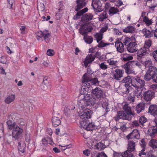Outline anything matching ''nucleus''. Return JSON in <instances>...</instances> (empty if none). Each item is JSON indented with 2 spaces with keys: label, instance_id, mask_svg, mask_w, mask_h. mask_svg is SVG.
<instances>
[{
  "label": "nucleus",
  "instance_id": "obj_1",
  "mask_svg": "<svg viewBox=\"0 0 157 157\" xmlns=\"http://www.w3.org/2000/svg\"><path fill=\"white\" fill-rule=\"evenodd\" d=\"M96 103V101L90 94H86L84 96V98L79 100L78 104L79 107H84L87 106L93 105Z\"/></svg>",
  "mask_w": 157,
  "mask_h": 157
},
{
  "label": "nucleus",
  "instance_id": "obj_2",
  "mask_svg": "<svg viewBox=\"0 0 157 157\" xmlns=\"http://www.w3.org/2000/svg\"><path fill=\"white\" fill-rule=\"evenodd\" d=\"M85 107L82 108L78 106L80 110L78 111V113L81 119L80 122L82 121H87L88 119L91 117V115L92 113L91 111L89 109H86Z\"/></svg>",
  "mask_w": 157,
  "mask_h": 157
},
{
  "label": "nucleus",
  "instance_id": "obj_3",
  "mask_svg": "<svg viewBox=\"0 0 157 157\" xmlns=\"http://www.w3.org/2000/svg\"><path fill=\"white\" fill-rule=\"evenodd\" d=\"M92 93L96 98L95 100L96 103L100 105L105 100L103 97V92L100 88L97 87L94 89H92Z\"/></svg>",
  "mask_w": 157,
  "mask_h": 157
},
{
  "label": "nucleus",
  "instance_id": "obj_4",
  "mask_svg": "<svg viewBox=\"0 0 157 157\" xmlns=\"http://www.w3.org/2000/svg\"><path fill=\"white\" fill-rule=\"evenodd\" d=\"M36 38L39 40L43 41V39L46 43L49 42L51 36L49 32L46 30L43 32L40 31L36 33Z\"/></svg>",
  "mask_w": 157,
  "mask_h": 157
},
{
  "label": "nucleus",
  "instance_id": "obj_5",
  "mask_svg": "<svg viewBox=\"0 0 157 157\" xmlns=\"http://www.w3.org/2000/svg\"><path fill=\"white\" fill-rule=\"evenodd\" d=\"M157 70L156 68L154 66L150 67L144 76L145 80L146 81H149L154 78L155 76L157 74Z\"/></svg>",
  "mask_w": 157,
  "mask_h": 157
},
{
  "label": "nucleus",
  "instance_id": "obj_6",
  "mask_svg": "<svg viewBox=\"0 0 157 157\" xmlns=\"http://www.w3.org/2000/svg\"><path fill=\"white\" fill-rule=\"evenodd\" d=\"M145 84V81L144 80L141 79L139 77L133 78L131 82L132 86L137 88H143Z\"/></svg>",
  "mask_w": 157,
  "mask_h": 157
},
{
  "label": "nucleus",
  "instance_id": "obj_7",
  "mask_svg": "<svg viewBox=\"0 0 157 157\" xmlns=\"http://www.w3.org/2000/svg\"><path fill=\"white\" fill-rule=\"evenodd\" d=\"M12 136L15 140H17L19 139L22 133L23 130L22 128H20L17 125L12 129Z\"/></svg>",
  "mask_w": 157,
  "mask_h": 157
},
{
  "label": "nucleus",
  "instance_id": "obj_8",
  "mask_svg": "<svg viewBox=\"0 0 157 157\" xmlns=\"http://www.w3.org/2000/svg\"><path fill=\"white\" fill-rule=\"evenodd\" d=\"M132 117L130 115V114H128L123 111H119L117 112V115L115 117L114 119L116 121L118 120L119 119L130 120Z\"/></svg>",
  "mask_w": 157,
  "mask_h": 157
},
{
  "label": "nucleus",
  "instance_id": "obj_9",
  "mask_svg": "<svg viewBox=\"0 0 157 157\" xmlns=\"http://www.w3.org/2000/svg\"><path fill=\"white\" fill-rule=\"evenodd\" d=\"M82 86L81 89L80 93L81 94L85 95L88 94L89 92H90L92 91V87L91 85L87 82L84 84L82 83Z\"/></svg>",
  "mask_w": 157,
  "mask_h": 157
},
{
  "label": "nucleus",
  "instance_id": "obj_10",
  "mask_svg": "<svg viewBox=\"0 0 157 157\" xmlns=\"http://www.w3.org/2000/svg\"><path fill=\"white\" fill-rule=\"evenodd\" d=\"M93 28L90 24H86L83 25L79 29V33L82 35L86 34V33L91 31Z\"/></svg>",
  "mask_w": 157,
  "mask_h": 157
},
{
  "label": "nucleus",
  "instance_id": "obj_11",
  "mask_svg": "<svg viewBox=\"0 0 157 157\" xmlns=\"http://www.w3.org/2000/svg\"><path fill=\"white\" fill-rule=\"evenodd\" d=\"M80 124L82 127L87 131L92 130L94 127V125L93 123H91L88 124L87 121H81Z\"/></svg>",
  "mask_w": 157,
  "mask_h": 157
},
{
  "label": "nucleus",
  "instance_id": "obj_12",
  "mask_svg": "<svg viewBox=\"0 0 157 157\" xmlns=\"http://www.w3.org/2000/svg\"><path fill=\"white\" fill-rule=\"evenodd\" d=\"M124 71L120 69H117L113 72V78L117 80H120L123 77Z\"/></svg>",
  "mask_w": 157,
  "mask_h": 157
},
{
  "label": "nucleus",
  "instance_id": "obj_13",
  "mask_svg": "<svg viewBox=\"0 0 157 157\" xmlns=\"http://www.w3.org/2000/svg\"><path fill=\"white\" fill-rule=\"evenodd\" d=\"M92 5L94 9L97 12H100L102 10V5L99 0H93Z\"/></svg>",
  "mask_w": 157,
  "mask_h": 157
},
{
  "label": "nucleus",
  "instance_id": "obj_14",
  "mask_svg": "<svg viewBox=\"0 0 157 157\" xmlns=\"http://www.w3.org/2000/svg\"><path fill=\"white\" fill-rule=\"evenodd\" d=\"M95 58V55L93 54H88L86 57L85 59L83 61L84 66L86 67L88 64L91 63L94 61Z\"/></svg>",
  "mask_w": 157,
  "mask_h": 157
},
{
  "label": "nucleus",
  "instance_id": "obj_15",
  "mask_svg": "<svg viewBox=\"0 0 157 157\" xmlns=\"http://www.w3.org/2000/svg\"><path fill=\"white\" fill-rule=\"evenodd\" d=\"M150 52L149 48L144 46L140 49L137 53V56L139 57H142L148 54Z\"/></svg>",
  "mask_w": 157,
  "mask_h": 157
},
{
  "label": "nucleus",
  "instance_id": "obj_16",
  "mask_svg": "<svg viewBox=\"0 0 157 157\" xmlns=\"http://www.w3.org/2000/svg\"><path fill=\"white\" fill-rule=\"evenodd\" d=\"M140 137L139 134L138 130L137 129H134L132 132L130 133L126 136V138L128 140L134 139L136 138L139 139Z\"/></svg>",
  "mask_w": 157,
  "mask_h": 157
},
{
  "label": "nucleus",
  "instance_id": "obj_17",
  "mask_svg": "<svg viewBox=\"0 0 157 157\" xmlns=\"http://www.w3.org/2000/svg\"><path fill=\"white\" fill-rule=\"evenodd\" d=\"M115 47L117 52L122 53L124 51V44L120 41L117 40L116 41Z\"/></svg>",
  "mask_w": 157,
  "mask_h": 157
},
{
  "label": "nucleus",
  "instance_id": "obj_18",
  "mask_svg": "<svg viewBox=\"0 0 157 157\" xmlns=\"http://www.w3.org/2000/svg\"><path fill=\"white\" fill-rule=\"evenodd\" d=\"M154 93L152 91L149 90L144 94V99L147 101H150L154 97Z\"/></svg>",
  "mask_w": 157,
  "mask_h": 157
},
{
  "label": "nucleus",
  "instance_id": "obj_19",
  "mask_svg": "<svg viewBox=\"0 0 157 157\" xmlns=\"http://www.w3.org/2000/svg\"><path fill=\"white\" fill-rule=\"evenodd\" d=\"M137 47V44L135 42L133 41L128 46H127V50L129 52L133 53L138 50Z\"/></svg>",
  "mask_w": 157,
  "mask_h": 157
},
{
  "label": "nucleus",
  "instance_id": "obj_20",
  "mask_svg": "<svg viewBox=\"0 0 157 157\" xmlns=\"http://www.w3.org/2000/svg\"><path fill=\"white\" fill-rule=\"evenodd\" d=\"M122 107L123 109L128 114H130V115L132 117L135 115V113L131 111V108L129 104L126 103H122Z\"/></svg>",
  "mask_w": 157,
  "mask_h": 157
},
{
  "label": "nucleus",
  "instance_id": "obj_21",
  "mask_svg": "<svg viewBox=\"0 0 157 157\" xmlns=\"http://www.w3.org/2000/svg\"><path fill=\"white\" fill-rule=\"evenodd\" d=\"M93 15L90 13H88L83 15L82 17V21L83 22H85L92 20Z\"/></svg>",
  "mask_w": 157,
  "mask_h": 157
},
{
  "label": "nucleus",
  "instance_id": "obj_22",
  "mask_svg": "<svg viewBox=\"0 0 157 157\" xmlns=\"http://www.w3.org/2000/svg\"><path fill=\"white\" fill-rule=\"evenodd\" d=\"M16 98L15 95L13 94H11L8 95L4 101L7 104H10L13 102L15 100Z\"/></svg>",
  "mask_w": 157,
  "mask_h": 157
},
{
  "label": "nucleus",
  "instance_id": "obj_23",
  "mask_svg": "<svg viewBox=\"0 0 157 157\" xmlns=\"http://www.w3.org/2000/svg\"><path fill=\"white\" fill-rule=\"evenodd\" d=\"M76 2L77 6L75 10L77 11L86 6V3L83 0H76Z\"/></svg>",
  "mask_w": 157,
  "mask_h": 157
},
{
  "label": "nucleus",
  "instance_id": "obj_24",
  "mask_svg": "<svg viewBox=\"0 0 157 157\" xmlns=\"http://www.w3.org/2000/svg\"><path fill=\"white\" fill-rule=\"evenodd\" d=\"M148 112L154 116L156 115L157 114V105H151L149 107Z\"/></svg>",
  "mask_w": 157,
  "mask_h": 157
},
{
  "label": "nucleus",
  "instance_id": "obj_25",
  "mask_svg": "<svg viewBox=\"0 0 157 157\" xmlns=\"http://www.w3.org/2000/svg\"><path fill=\"white\" fill-rule=\"evenodd\" d=\"M148 134L153 137L157 133V127L154 126L150 128L148 130Z\"/></svg>",
  "mask_w": 157,
  "mask_h": 157
},
{
  "label": "nucleus",
  "instance_id": "obj_26",
  "mask_svg": "<svg viewBox=\"0 0 157 157\" xmlns=\"http://www.w3.org/2000/svg\"><path fill=\"white\" fill-rule=\"evenodd\" d=\"M142 32L146 38H149L152 37L153 36V32H151L146 28L142 30Z\"/></svg>",
  "mask_w": 157,
  "mask_h": 157
},
{
  "label": "nucleus",
  "instance_id": "obj_27",
  "mask_svg": "<svg viewBox=\"0 0 157 157\" xmlns=\"http://www.w3.org/2000/svg\"><path fill=\"white\" fill-rule=\"evenodd\" d=\"M132 81V79L131 77L129 76H128L124 77L121 82L122 83H125L124 86L126 87H127L129 85L130 82L131 83Z\"/></svg>",
  "mask_w": 157,
  "mask_h": 157
},
{
  "label": "nucleus",
  "instance_id": "obj_28",
  "mask_svg": "<svg viewBox=\"0 0 157 157\" xmlns=\"http://www.w3.org/2000/svg\"><path fill=\"white\" fill-rule=\"evenodd\" d=\"M136 144L134 142L129 140L128 141L127 150L133 151L135 149Z\"/></svg>",
  "mask_w": 157,
  "mask_h": 157
},
{
  "label": "nucleus",
  "instance_id": "obj_29",
  "mask_svg": "<svg viewBox=\"0 0 157 157\" xmlns=\"http://www.w3.org/2000/svg\"><path fill=\"white\" fill-rule=\"evenodd\" d=\"M107 62L109 65L112 67L115 68L117 66L118 62L116 59L114 58H111L108 60Z\"/></svg>",
  "mask_w": 157,
  "mask_h": 157
},
{
  "label": "nucleus",
  "instance_id": "obj_30",
  "mask_svg": "<svg viewBox=\"0 0 157 157\" xmlns=\"http://www.w3.org/2000/svg\"><path fill=\"white\" fill-rule=\"evenodd\" d=\"M105 147V145L101 142L96 143L94 145V148L96 150L101 151Z\"/></svg>",
  "mask_w": 157,
  "mask_h": 157
},
{
  "label": "nucleus",
  "instance_id": "obj_31",
  "mask_svg": "<svg viewBox=\"0 0 157 157\" xmlns=\"http://www.w3.org/2000/svg\"><path fill=\"white\" fill-rule=\"evenodd\" d=\"M52 121L53 125L55 127L59 126L61 123V121L59 118L55 116L52 117Z\"/></svg>",
  "mask_w": 157,
  "mask_h": 157
},
{
  "label": "nucleus",
  "instance_id": "obj_32",
  "mask_svg": "<svg viewBox=\"0 0 157 157\" xmlns=\"http://www.w3.org/2000/svg\"><path fill=\"white\" fill-rule=\"evenodd\" d=\"M88 8H85L82 10L78 11L76 13V15L74 16L73 17V19H77L79 18V17L82 15L84 13L88 11Z\"/></svg>",
  "mask_w": 157,
  "mask_h": 157
},
{
  "label": "nucleus",
  "instance_id": "obj_33",
  "mask_svg": "<svg viewBox=\"0 0 157 157\" xmlns=\"http://www.w3.org/2000/svg\"><path fill=\"white\" fill-rule=\"evenodd\" d=\"M131 152L127 150L124 152L119 154L118 155L120 157H133V155Z\"/></svg>",
  "mask_w": 157,
  "mask_h": 157
},
{
  "label": "nucleus",
  "instance_id": "obj_34",
  "mask_svg": "<svg viewBox=\"0 0 157 157\" xmlns=\"http://www.w3.org/2000/svg\"><path fill=\"white\" fill-rule=\"evenodd\" d=\"M135 30L134 27L132 26H129L123 29V31L125 33H133L135 32Z\"/></svg>",
  "mask_w": 157,
  "mask_h": 157
},
{
  "label": "nucleus",
  "instance_id": "obj_35",
  "mask_svg": "<svg viewBox=\"0 0 157 157\" xmlns=\"http://www.w3.org/2000/svg\"><path fill=\"white\" fill-rule=\"evenodd\" d=\"M145 107V105L143 103L139 104L136 107V110L137 113H139L142 110H144Z\"/></svg>",
  "mask_w": 157,
  "mask_h": 157
},
{
  "label": "nucleus",
  "instance_id": "obj_36",
  "mask_svg": "<svg viewBox=\"0 0 157 157\" xmlns=\"http://www.w3.org/2000/svg\"><path fill=\"white\" fill-rule=\"evenodd\" d=\"M83 35V39L87 44H90L92 42L93 38L91 36H88L86 34Z\"/></svg>",
  "mask_w": 157,
  "mask_h": 157
},
{
  "label": "nucleus",
  "instance_id": "obj_37",
  "mask_svg": "<svg viewBox=\"0 0 157 157\" xmlns=\"http://www.w3.org/2000/svg\"><path fill=\"white\" fill-rule=\"evenodd\" d=\"M91 78L88 75L85 73L82 77V82L83 84L86 83V82L90 84V82L91 80Z\"/></svg>",
  "mask_w": 157,
  "mask_h": 157
},
{
  "label": "nucleus",
  "instance_id": "obj_38",
  "mask_svg": "<svg viewBox=\"0 0 157 157\" xmlns=\"http://www.w3.org/2000/svg\"><path fill=\"white\" fill-rule=\"evenodd\" d=\"M100 104H102V106L103 109L105 110V114L107 113L109 111V109L108 108L109 104L108 101H105L104 100Z\"/></svg>",
  "mask_w": 157,
  "mask_h": 157
},
{
  "label": "nucleus",
  "instance_id": "obj_39",
  "mask_svg": "<svg viewBox=\"0 0 157 157\" xmlns=\"http://www.w3.org/2000/svg\"><path fill=\"white\" fill-rule=\"evenodd\" d=\"M48 81L47 80V79L44 78L43 83L41 85V89L44 90H46L48 88Z\"/></svg>",
  "mask_w": 157,
  "mask_h": 157
},
{
  "label": "nucleus",
  "instance_id": "obj_40",
  "mask_svg": "<svg viewBox=\"0 0 157 157\" xmlns=\"http://www.w3.org/2000/svg\"><path fill=\"white\" fill-rule=\"evenodd\" d=\"M92 157H108L104 152L97 153V152L93 153L92 154Z\"/></svg>",
  "mask_w": 157,
  "mask_h": 157
},
{
  "label": "nucleus",
  "instance_id": "obj_41",
  "mask_svg": "<svg viewBox=\"0 0 157 157\" xmlns=\"http://www.w3.org/2000/svg\"><path fill=\"white\" fill-rule=\"evenodd\" d=\"M26 147L25 144L23 143L21 144L20 142L18 143V149L20 152L24 153L25 151V148Z\"/></svg>",
  "mask_w": 157,
  "mask_h": 157
},
{
  "label": "nucleus",
  "instance_id": "obj_42",
  "mask_svg": "<svg viewBox=\"0 0 157 157\" xmlns=\"http://www.w3.org/2000/svg\"><path fill=\"white\" fill-rule=\"evenodd\" d=\"M103 34L102 33L98 32L96 33L94 35L95 38L96 39L97 42L99 43L103 38Z\"/></svg>",
  "mask_w": 157,
  "mask_h": 157
},
{
  "label": "nucleus",
  "instance_id": "obj_43",
  "mask_svg": "<svg viewBox=\"0 0 157 157\" xmlns=\"http://www.w3.org/2000/svg\"><path fill=\"white\" fill-rule=\"evenodd\" d=\"M7 124L8 125V128L10 129H12L14 128L17 126L15 122H12L11 121L9 120L7 121Z\"/></svg>",
  "mask_w": 157,
  "mask_h": 157
},
{
  "label": "nucleus",
  "instance_id": "obj_44",
  "mask_svg": "<svg viewBox=\"0 0 157 157\" xmlns=\"http://www.w3.org/2000/svg\"><path fill=\"white\" fill-rule=\"evenodd\" d=\"M107 13L105 12H103L99 16V17H98L99 20L101 21H104V19L107 18Z\"/></svg>",
  "mask_w": 157,
  "mask_h": 157
},
{
  "label": "nucleus",
  "instance_id": "obj_45",
  "mask_svg": "<svg viewBox=\"0 0 157 157\" xmlns=\"http://www.w3.org/2000/svg\"><path fill=\"white\" fill-rule=\"evenodd\" d=\"M149 144L153 148H157V140L152 139L149 142Z\"/></svg>",
  "mask_w": 157,
  "mask_h": 157
},
{
  "label": "nucleus",
  "instance_id": "obj_46",
  "mask_svg": "<svg viewBox=\"0 0 157 157\" xmlns=\"http://www.w3.org/2000/svg\"><path fill=\"white\" fill-rule=\"evenodd\" d=\"M133 42V40L131 38L127 37L124 40L123 44L125 45L128 46Z\"/></svg>",
  "mask_w": 157,
  "mask_h": 157
},
{
  "label": "nucleus",
  "instance_id": "obj_47",
  "mask_svg": "<svg viewBox=\"0 0 157 157\" xmlns=\"http://www.w3.org/2000/svg\"><path fill=\"white\" fill-rule=\"evenodd\" d=\"M143 21L145 23L147 26H149L152 23V21L151 20L149 19L146 16H144L143 18Z\"/></svg>",
  "mask_w": 157,
  "mask_h": 157
},
{
  "label": "nucleus",
  "instance_id": "obj_48",
  "mask_svg": "<svg viewBox=\"0 0 157 157\" xmlns=\"http://www.w3.org/2000/svg\"><path fill=\"white\" fill-rule=\"evenodd\" d=\"M142 90L141 89L137 88L134 91L135 95L138 98H140L142 96Z\"/></svg>",
  "mask_w": 157,
  "mask_h": 157
},
{
  "label": "nucleus",
  "instance_id": "obj_49",
  "mask_svg": "<svg viewBox=\"0 0 157 157\" xmlns=\"http://www.w3.org/2000/svg\"><path fill=\"white\" fill-rule=\"evenodd\" d=\"M133 58V57L129 55H126L122 57V60L124 61L132 60Z\"/></svg>",
  "mask_w": 157,
  "mask_h": 157
},
{
  "label": "nucleus",
  "instance_id": "obj_50",
  "mask_svg": "<svg viewBox=\"0 0 157 157\" xmlns=\"http://www.w3.org/2000/svg\"><path fill=\"white\" fill-rule=\"evenodd\" d=\"M119 12L118 10L115 7H111L109 11V14H115Z\"/></svg>",
  "mask_w": 157,
  "mask_h": 157
},
{
  "label": "nucleus",
  "instance_id": "obj_51",
  "mask_svg": "<svg viewBox=\"0 0 157 157\" xmlns=\"http://www.w3.org/2000/svg\"><path fill=\"white\" fill-rule=\"evenodd\" d=\"M37 9L39 10L40 11H43L45 9L43 3H39L38 2L37 6Z\"/></svg>",
  "mask_w": 157,
  "mask_h": 157
},
{
  "label": "nucleus",
  "instance_id": "obj_52",
  "mask_svg": "<svg viewBox=\"0 0 157 157\" xmlns=\"http://www.w3.org/2000/svg\"><path fill=\"white\" fill-rule=\"evenodd\" d=\"M99 82L98 78H91L90 83V85H94L97 84H98Z\"/></svg>",
  "mask_w": 157,
  "mask_h": 157
},
{
  "label": "nucleus",
  "instance_id": "obj_53",
  "mask_svg": "<svg viewBox=\"0 0 157 157\" xmlns=\"http://www.w3.org/2000/svg\"><path fill=\"white\" fill-rule=\"evenodd\" d=\"M132 61H129L123 65V68L125 69V71L130 67L132 65Z\"/></svg>",
  "mask_w": 157,
  "mask_h": 157
},
{
  "label": "nucleus",
  "instance_id": "obj_54",
  "mask_svg": "<svg viewBox=\"0 0 157 157\" xmlns=\"http://www.w3.org/2000/svg\"><path fill=\"white\" fill-rule=\"evenodd\" d=\"M98 43V46L99 48H102L104 47L106 45H109L110 44L105 43L102 41L101 40Z\"/></svg>",
  "mask_w": 157,
  "mask_h": 157
},
{
  "label": "nucleus",
  "instance_id": "obj_55",
  "mask_svg": "<svg viewBox=\"0 0 157 157\" xmlns=\"http://www.w3.org/2000/svg\"><path fill=\"white\" fill-rule=\"evenodd\" d=\"M144 65L146 67L149 68L150 67L152 66V62L150 60H147L144 62Z\"/></svg>",
  "mask_w": 157,
  "mask_h": 157
},
{
  "label": "nucleus",
  "instance_id": "obj_56",
  "mask_svg": "<svg viewBox=\"0 0 157 157\" xmlns=\"http://www.w3.org/2000/svg\"><path fill=\"white\" fill-rule=\"evenodd\" d=\"M59 147L62 150V151L65 150L67 148H70L71 147L72 145L71 144L66 145L65 146H62L60 145H59Z\"/></svg>",
  "mask_w": 157,
  "mask_h": 157
},
{
  "label": "nucleus",
  "instance_id": "obj_57",
  "mask_svg": "<svg viewBox=\"0 0 157 157\" xmlns=\"http://www.w3.org/2000/svg\"><path fill=\"white\" fill-rule=\"evenodd\" d=\"M151 44V41L149 40H148L145 41L144 44V46H145L147 48H149Z\"/></svg>",
  "mask_w": 157,
  "mask_h": 157
},
{
  "label": "nucleus",
  "instance_id": "obj_58",
  "mask_svg": "<svg viewBox=\"0 0 157 157\" xmlns=\"http://www.w3.org/2000/svg\"><path fill=\"white\" fill-rule=\"evenodd\" d=\"M25 140L26 142H29L30 141V133L29 132L27 131H26L25 135Z\"/></svg>",
  "mask_w": 157,
  "mask_h": 157
},
{
  "label": "nucleus",
  "instance_id": "obj_59",
  "mask_svg": "<svg viewBox=\"0 0 157 157\" xmlns=\"http://www.w3.org/2000/svg\"><path fill=\"white\" fill-rule=\"evenodd\" d=\"M7 1L8 2V7L9 8H12L13 4L15 2L14 0H7Z\"/></svg>",
  "mask_w": 157,
  "mask_h": 157
},
{
  "label": "nucleus",
  "instance_id": "obj_60",
  "mask_svg": "<svg viewBox=\"0 0 157 157\" xmlns=\"http://www.w3.org/2000/svg\"><path fill=\"white\" fill-rule=\"evenodd\" d=\"M139 121L140 123L143 124L146 121L147 119L145 117L142 116L139 118Z\"/></svg>",
  "mask_w": 157,
  "mask_h": 157
},
{
  "label": "nucleus",
  "instance_id": "obj_61",
  "mask_svg": "<svg viewBox=\"0 0 157 157\" xmlns=\"http://www.w3.org/2000/svg\"><path fill=\"white\" fill-rule=\"evenodd\" d=\"M54 54V52L52 50L48 49L47 52V54L50 56H52Z\"/></svg>",
  "mask_w": 157,
  "mask_h": 157
},
{
  "label": "nucleus",
  "instance_id": "obj_62",
  "mask_svg": "<svg viewBox=\"0 0 157 157\" xmlns=\"http://www.w3.org/2000/svg\"><path fill=\"white\" fill-rule=\"evenodd\" d=\"M151 55L154 59L156 61H157V50H155L151 54Z\"/></svg>",
  "mask_w": 157,
  "mask_h": 157
},
{
  "label": "nucleus",
  "instance_id": "obj_63",
  "mask_svg": "<svg viewBox=\"0 0 157 157\" xmlns=\"http://www.w3.org/2000/svg\"><path fill=\"white\" fill-rule=\"evenodd\" d=\"M125 72L126 73L128 74H129L132 73H135L134 71L131 68V67H129L128 69H127V70H126V71H125Z\"/></svg>",
  "mask_w": 157,
  "mask_h": 157
},
{
  "label": "nucleus",
  "instance_id": "obj_64",
  "mask_svg": "<svg viewBox=\"0 0 157 157\" xmlns=\"http://www.w3.org/2000/svg\"><path fill=\"white\" fill-rule=\"evenodd\" d=\"M100 67L103 70H106L108 68V66L105 64L104 63H102L100 65Z\"/></svg>",
  "mask_w": 157,
  "mask_h": 157
}]
</instances>
